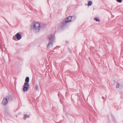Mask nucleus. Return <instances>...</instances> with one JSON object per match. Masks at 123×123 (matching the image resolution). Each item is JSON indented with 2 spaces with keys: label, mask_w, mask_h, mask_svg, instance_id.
Segmentation results:
<instances>
[{
  "label": "nucleus",
  "mask_w": 123,
  "mask_h": 123,
  "mask_svg": "<svg viewBox=\"0 0 123 123\" xmlns=\"http://www.w3.org/2000/svg\"><path fill=\"white\" fill-rule=\"evenodd\" d=\"M16 36H13V39L14 40H16Z\"/></svg>",
  "instance_id": "obj_16"
},
{
  "label": "nucleus",
  "mask_w": 123,
  "mask_h": 123,
  "mask_svg": "<svg viewBox=\"0 0 123 123\" xmlns=\"http://www.w3.org/2000/svg\"><path fill=\"white\" fill-rule=\"evenodd\" d=\"M120 86H121V85H120V84L118 83H117L116 85V88H118L120 87Z\"/></svg>",
  "instance_id": "obj_11"
},
{
  "label": "nucleus",
  "mask_w": 123,
  "mask_h": 123,
  "mask_svg": "<svg viewBox=\"0 0 123 123\" xmlns=\"http://www.w3.org/2000/svg\"><path fill=\"white\" fill-rule=\"evenodd\" d=\"M48 37L50 41H52L54 40V37L53 36L52 34L49 35L48 36Z\"/></svg>",
  "instance_id": "obj_5"
},
{
  "label": "nucleus",
  "mask_w": 123,
  "mask_h": 123,
  "mask_svg": "<svg viewBox=\"0 0 123 123\" xmlns=\"http://www.w3.org/2000/svg\"><path fill=\"white\" fill-rule=\"evenodd\" d=\"M8 100L6 98H4L2 102V104L4 105H6L8 103Z\"/></svg>",
  "instance_id": "obj_4"
},
{
  "label": "nucleus",
  "mask_w": 123,
  "mask_h": 123,
  "mask_svg": "<svg viewBox=\"0 0 123 123\" xmlns=\"http://www.w3.org/2000/svg\"><path fill=\"white\" fill-rule=\"evenodd\" d=\"M74 17H68L67 18H65L62 21L61 24V28L63 29V28L65 27L67 25V23L68 22H70L71 21L72 18Z\"/></svg>",
  "instance_id": "obj_1"
},
{
  "label": "nucleus",
  "mask_w": 123,
  "mask_h": 123,
  "mask_svg": "<svg viewBox=\"0 0 123 123\" xmlns=\"http://www.w3.org/2000/svg\"><path fill=\"white\" fill-rule=\"evenodd\" d=\"M52 43L51 42H50L48 43L47 45V48L48 49H49L50 48L52 47Z\"/></svg>",
  "instance_id": "obj_7"
},
{
  "label": "nucleus",
  "mask_w": 123,
  "mask_h": 123,
  "mask_svg": "<svg viewBox=\"0 0 123 123\" xmlns=\"http://www.w3.org/2000/svg\"><path fill=\"white\" fill-rule=\"evenodd\" d=\"M104 97H102V99H104Z\"/></svg>",
  "instance_id": "obj_18"
},
{
  "label": "nucleus",
  "mask_w": 123,
  "mask_h": 123,
  "mask_svg": "<svg viewBox=\"0 0 123 123\" xmlns=\"http://www.w3.org/2000/svg\"><path fill=\"white\" fill-rule=\"evenodd\" d=\"M72 17V18L71 19V21H73V20H74L75 18V17L74 16H70V17Z\"/></svg>",
  "instance_id": "obj_14"
},
{
  "label": "nucleus",
  "mask_w": 123,
  "mask_h": 123,
  "mask_svg": "<svg viewBox=\"0 0 123 123\" xmlns=\"http://www.w3.org/2000/svg\"><path fill=\"white\" fill-rule=\"evenodd\" d=\"M116 1L118 2H119V3H121L122 2V0H116Z\"/></svg>",
  "instance_id": "obj_17"
},
{
  "label": "nucleus",
  "mask_w": 123,
  "mask_h": 123,
  "mask_svg": "<svg viewBox=\"0 0 123 123\" xmlns=\"http://www.w3.org/2000/svg\"><path fill=\"white\" fill-rule=\"evenodd\" d=\"M94 19L95 20H96V21H97L98 22V21H100L99 19L97 17L94 18Z\"/></svg>",
  "instance_id": "obj_13"
},
{
  "label": "nucleus",
  "mask_w": 123,
  "mask_h": 123,
  "mask_svg": "<svg viewBox=\"0 0 123 123\" xmlns=\"http://www.w3.org/2000/svg\"><path fill=\"white\" fill-rule=\"evenodd\" d=\"M38 85L37 84H36L35 86H34V89H35L36 90H38Z\"/></svg>",
  "instance_id": "obj_10"
},
{
  "label": "nucleus",
  "mask_w": 123,
  "mask_h": 123,
  "mask_svg": "<svg viewBox=\"0 0 123 123\" xmlns=\"http://www.w3.org/2000/svg\"><path fill=\"white\" fill-rule=\"evenodd\" d=\"M29 81V78L28 77H27L25 79V83H28Z\"/></svg>",
  "instance_id": "obj_8"
},
{
  "label": "nucleus",
  "mask_w": 123,
  "mask_h": 123,
  "mask_svg": "<svg viewBox=\"0 0 123 123\" xmlns=\"http://www.w3.org/2000/svg\"><path fill=\"white\" fill-rule=\"evenodd\" d=\"M92 4V1H89L87 5L88 6H89L91 5Z\"/></svg>",
  "instance_id": "obj_12"
},
{
  "label": "nucleus",
  "mask_w": 123,
  "mask_h": 123,
  "mask_svg": "<svg viewBox=\"0 0 123 123\" xmlns=\"http://www.w3.org/2000/svg\"><path fill=\"white\" fill-rule=\"evenodd\" d=\"M8 98L9 100L10 101H11L12 99V98L11 96H10L9 97H8Z\"/></svg>",
  "instance_id": "obj_15"
},
{
  "label": "nucleus",
  "mask_w": 123,
  "mask_h": 123,
  "mask_svg": "<svg viewBox=\"0 0 123 123\" xmlns=\"http://www.w3.org/2000/svg\"><path fill=\"white\" fill-rule=\"evenodd\" d=\"M17 39L18 40L22 38V36L19 33H17L15 35Z\"/></svg>",
  "instance_id": "obj_6"
},
{
  "label": "nucleus",
  "mask_w": 123,
  "mask_h": 123,
  "mask_svg": "<svg viewBox=\"0 0 123 123\" xmlns=\"http://www.w3.org/2000/svg\"><path fill=\"white\" fill-rule=\"evenodd\" d=\"M29 87V83H25L23 86V91L25 92L28 90Z\"/></svg>",
  "instance_id": "obj_3"
},
{
  "label": "nucleus",
  "mask_w": 123,
  "mask_h": 123,
  "mask_svg": "<svg viewBox=\"0 0 123 123\" xmlns=\"http://www.w3.org/2000/svg\"><path fill=\"white\" fill-rule=\"evenodd\" d=\"M33 30L36 33L39 32L40 28V24L39 22H34L33 23Z\"/></svg>",
  "instance_id": "obj_2"
},
{
  "label": "nucleus",
  "mask_w": 123,
  "mask_h": 123,
  "mask_svg": "<svg viewBox=\"0 0 123 123\" xmlns=\"http://www.w3.org/2000/svg\"><path fill=\"white\" fill-rule=\"evenodd\" d=\"M29 117L30 116L29 115L25 114L24 115V117L23 119L24 120H25L26 118H29Z\"/></svg>",
  "instance_id": "obj_9"
}]
</instances>
